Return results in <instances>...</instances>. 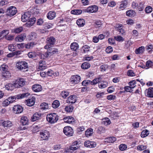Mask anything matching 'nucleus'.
I'll list each match as a JSON object with an SVG mask.
<instances>
[{
    "label": "nucleus",
    "instance_id": "1",
    "mask_svg": "<svg viewBox=\"0 0 153 153\" xmlns=\"http://www.w3.org/2000/svg\"><path fill=\"white\" fill-rule=\"evenodd\" d=\"M30 17V13L27 12L22 15L21 20L23 22H25L27 21H28L26 23V26L30 27L35 23L36 19L35 18H31L29 19Z\"/></svg>",
    "mask_w": 153,
    "mask_h": 153
},
{
    "label": "nucleus",
    "instance_id": "2",
    "mask_svg": "<svg viewBox=\"0 0 153 153\" xmlns=\"http://www.w3.org/2000/svg\"><path fill=\"white\" fill-rule=\"evenodd\" d=\"M57 52V50L56 48H51L48 50L47 52L44 54L39 53V57L42 59L49 58L51 55L55 54Z\"/></svg>",
    "mask_w": 153,
    "mask_h": 153
},
{
    "label": "nucleus",
    "instance_id": "3",
    "mask_svg": "<svg viewBox=\"0 0 153 153\" xmlns=\"http://www.w3.org/2000/svg\"><path fill=\"white\" fill-rule=\"evenodd\" d=\"M30 95L28 93H26L19 95H16L15 96H11L9 97L7 99L10 103H12L15 101L16 99H22L26 97H27Z\"/></svg>",
    "mask_w": 153,
    "mask_h": 153
},
{
    "label": "nucleus",
    "instance_id": "4",
    "mask_svg": "<svg viewBox=\"0 0 153 153\" xmlns=\"http://www.w3.org/2000/svg\"><path fill=\"white\" fill-rule=\"evenodd\" d=\"M17 11L15 7L10 6L7 9L6 15L11 17L14 15Z\"/></svg>",
    "mask_w": 153,
    "mask_h": 153
},
{
    "label": "nucleus",
    "instance_id": "5",
    "mask_svg": "<svg viewBox=\"0 0 153 153\" xmlns=\"http://www.w3.org/2000/svg\"><path fill=\"white\" fill-rule=\"evenodd\" d=\"M17 69L20 70H22L27 68L28 67L27 63L25 61H19L16 65Z\"/></svg>",
    "mask_w": 153,
    "mask_h": 153
},
{
    "label": "nucleus",
    "instance_id": "6",
    "mask_svg": "<svg viewBox=\"0 0 153 153\" xmlns=\"http://www.w3.org/2000/svg\"><path fill=\"white\" fill-rule=\"evenodd\" d=\"M39 134L40 139L42 140H48L50 137V133L47 130H42Z\"/></svg>",
    "mask_w": 153,
    "mask_h": 153
},
{
    "label": "nucleus",
    "instance_id": "7",
    "mask_svg": "<svg viewBox=\"0 0 153 153\" xmlns=\"http://www.w3.org/2000/svg\"><path fill=\"white\" fill-rule=\"evenodd\" d=\"M56 42L55 39L53 36L48 38L47 39V45L45 46L46 49H47L51 47L52 45L55 44Z\"/></svg>",
    "mask_w": 153,
    "mask_h": 153
},
{
    "label": "nucleus",
    "instance_id": "8",
    "mask_svg": "<svg viewBox=\"0 0 153 153\" xmlns=\"http://www.w3.org/2000/svg\"><path fill=\"white\" fill-rule=\"evenodd\" d=\"M64 134L68 136H71L73 135L74 131L72 128L69 126L65 127L63 130Z\"/></svg>",
    "mask_w": 153,
    "mask_h": 153
},
{
    "label": "nucleus",
    "instance_id": "9",
    "mask_svg": "<svg viewBox=\"0 0 153 153\" xmlns=\"http://www.w3.org/2000/svg\"><path fill=\"white\" fill-rule=\"evenodd\" d=\"M17 88L22 87L25 83V81L23 78H21L14 81Z\"/></svg>",
    "mask_w": 153,
    "mask_h": 153
},
{
    "label": "nucleus",
    "instance_id": "10",
    "mask_svg": "<svg viewBox=\"0 0 153 153\" xmlns=\"http://www.w3.org/2000/svg\"><path fill=\"white\" fill-rule=\"evenodd\" d=\"M13 111L14 113L16 114H19L21 113L23 111L22 107L19 105H15L13 107Z\"/></svg>",
    "mask_w": 153,
    "mask_h": 153
},
{
    "label": "nucleus",
    "instance_id": "11",
    "mask_svg": "<svg viewBox=\"0 0 153 153\" xmlns=\"http://www.w3.org/2000/svg\"><path fill=\"white\" fill-rule=\"evenodd\" d=\"M35 101V98L34 97H31L26 100L25 102L26 104L28 106H32L34 105Z\"/></svg>",
    "mask_w": 153,
    "mask_h": 153
},
{
    "label": "nucleus",
    "instance_id": "12",
    "mask_svg": "<svg viewBox=\"0 0 153 153\" xmlns=\"http://www.w3.org/2000/svg\"><path fill=\"white\" fill-rule=\"evenodd\" d=\"M98 10V7L97 6L92 5L88 7L86 10L85 12L89 13H94Z\"/></svg>",
    "mask_w": 153,
    "mask_h": 153
},
{
    "label": "nucleus",
    "instance_id": "13",
    "mask_svg": "<svg viewBox=\"0 0 153 153\" xmlns=\"http://www.w3.org/2000/svg\"><path fill=\"white\" fill-rule=\"evenodd\" d=\"M15 84L14 81L12 83H8L5 85V88L7 90H13L15 88H17Z\"/></svg>",
    "mask_w": 153,
    "mask_h": 153
},
{
    "label": "nucleus",
    "instance_id": "14",
    "mask_svg": "<svg viewBox=\"0 0 153 153\" xmlns=\"http://www.w3.org/2000/svg\"><path fill=\"white\" fill-rule=\"evenodd\" d=\"M49 116H50V115ZM46 119L48 122L51 123L56 122L58 120L57 117L55 115H50L49 117L47 116Z\"/></svg>",
    "mask_w": 153,
    "mask_h": 153
},
{
    "label": "nucleus",
    "instance_id": "15",
    "mask_svg": "<svg viewBox=\"0 0 153 153\" xmlns=\"http://www.w3.org/2000/svg\"><path fill=\"white\" fill-rule=\"evenodd\" d=\"M80 77L78 75L73 76L71 79L70 81L73 83L76 84L79 83L80 80Z\"/></svg>",
    "mask_w": 153,
    "mask_h": 153
},
{
    "label": "nucleus",
    "instance_id": "16",
    "mask_svg": "<svg viewBox=\"0 0 153 153\" xmlns=\"http://www.w3.org/2000/svg\"><path fill=\"white\" fill-rule=\"evenodd\" d=\"M76 100L77 97L75 95H71L68 98L66 102L68 103H74L76 102Z\"/></svg>",
    "mask_w": 153,
    "mask_h": 153
},
{
    "label": "nucleus",
    "instance_id": "17",
    "mask_svg": "<svg viewBox=\"0 0 153 153\" xmlns=\"http://www.w3.org/2000/svg\"><path fill=\"white\" fill-rule=\"evenodd\" d=\"M26 35L25 33L22 34L17 36L15 38V40L18 42H21L25 39Z\"/></svg>",
    "mask_w": 153,
    "mask_h": 153
},
{
    "label": "nucleus",
    "instance_id": "18",
    "mask_svg": "<svg viewBox=\"0 0 153 153\" xmlns=\"http://www.w3.org/2000/svg\"><path fill=\"white\" fill-rule=\"evenodd\" d=\"M84 145L85 147L89 148H94L96 147V143L94 142H91L89 141H85L84 143Z\"/></svg>",
    "mask_w": 153,
    "mask_h": 153
},
{
    "label": "nucleus",
    "instance_id": "19",
    "mask_svg": "<svg viewBox=\"0 0 153 153\" xmlns=\"http://www.w3.org/2000/svg\"><path fill=\"white\" fill-rule=\"evenodd\" d=\"M147 96L151 98L153 97V88L150 87L145 91Z\"/></svg>",
    "mask_w": 153,
    "mask_h": 153
},
{
    "label": "nucleus",
    "instance_id": "20",
    "mask_svg": "<svg viewBox=\"0 0 153 153\" xmlns=\"http://www.w3.org/2000/svg\"><path fill=\"white\" fill-rule=\"evenodd\" d=\"M63 120L65 123H72L74 122V118L71 116H68L65 117Z\"/></svg>",
    "mask_w": 153,
    "mask_h": 153
},
{
    "label": "nucleus",
    "instance_id": "21",
    "mask_svg": "<svg viewBox=\"0 0 153 153\" xmlns=\"http://www.w3.org/2000/svg\"><path fill=\"white\" fill-rule=\"evenodd\" d=\"M11 123L9 121H3V120H0V125H2L3 126L6 127H9L11 126Z\"/></svg>",
    "mask_w": 153,
    "mask_h": 153
},
{
    "label": "nucleus",
    "instance_id": "22",
    "mask_svg": "<svg viewBox=\"0 0 153 153\" xmlns=\"http://www.w3.org/2000/svg\"><path fill=\"white\" fill-rule=\"evenodd\" d=\"M56 16V13L53 11L49 12L47 14V18L50 20L53 19Z\"/></svg>",
    "mask_w": 153,
    "mask_h": 153
},
{
    "label": "nucleus",
    "instance_id": "23",
    "mask_svg": "<svg viewBox=\"0 0 153 153\" xmlns=\"http://www.w3.org/2000/svg\"><path fill=\"white\" fill-rule=\"evenodd\" d=\"M2 77L5 79H7L11 77L10 73L8 71L2 73Z\"/></svg>",
    "mask_w": 153,
    "mask_h": 153
},
{
    "label": "nucleus",
    "instance_id": "24",
    "mask_svg": "<svg viewBox=\"0 0 153 153\" xmlns=\"http://www.w3.org/2000/svg\"><path fill=\"white\" fill-rule=\"evenodd\" d=\"M93 133V129L91 128L87 129L85 131V135L87 137H89L92 135Z\"/></svg>",
    "mask_w": 153,
    "mask_h": 153
},
{
    "label": "nucleus",
    "instance_id": "25",
    "mask_svg": "<svg viewBox=\"0 0 153 153\" xmlns=\"http://www.w3.org/2000/svg\"><path fill=\"white\" fill-rule=\"evenodd\" d=\"M108 85V83L106 81H102L99 83V87L101 88H104Z\"/></svg>",
    "mask_w": 153,
    "mask_h": 153
},
{
    "label": "nucleus",
    "instance_id": "26",
    "mask_svg": "<svg viewBox=\"0 0 153 153\" xmlns=\"http://www.w3.org/2000/svg\"><path fill=\"white\" fill-rule=\"evenodd\" d=\"M40 110H45L48 108V105L46 102H43L40 105Z\"/></svg>",
    "mask_w": 153,
    "mask_h": 153
},
{
    "label": "nucleus",
    "instance_id": "27",
    "mask_svg": "<svg viewBox=\"0 0 153 153\" xmlns=\"http://www.w3.org/2000/svg\"><path fill=\"white\" fill-rule=\"evenodd\" d=\"M102 123L105 126H108L111 123V122L108 118L105 117L102 119Z\"/></svg>",
    "mask_w": 153,
    "mask_h": 153
},
{
    "label": "nucleus",
    "instance_id": "28",
    "mask_svg": "<svg viewBox=\"0 0 153 153\" xmlns=\"http://www.w3.org/2000/svg\"><path fill=\"white\" fill-rule=\"evenodd\" d=\"M28 120L27 118L24 116L21 118V122L23 125H25L28 124Z\"/></svg>",
    "mask_w": 153,
    "mask_h": 153
},
{
    "label": "nucleus",
    "instance_id": "29",
    "mask_svg": "<svg viewBox=\"0 0 153 153\" xmlns=\"http://www.w3.org/2000/svg\"><path fill=\"white\" fill-rule=\"evenodd\" d=\"M70 47L71 50L75 51L79 48V45L77 43L74 42L71 44Z\"/></svg>",
    "mask_w": 153,
    "mask_h": 153
},
{
    "label": "nucleus",
    "instance_id": "30",
    "mask_svg": "<svg viewBox=\"0 0 153 153\" xmlns=\"http://www.w3.org/2000/svg\"><path fill=\"white\" fill-rule=\"evenodd\" d=\"M85 23L84 20L80 19H78L76 21V23L79 27L83 26L85 24Z\"/></svg>",
    "mask_w": 153,
    "mask_h": 153
},
{
    "label": "nucleus",
    "instance_id": "31",
    "mask_svg": "<svg viewBox=\"0 0 153 153\" xmlns=\"http://www.w3.org/2000/svg\"><path fill=\"white\" fill-rule=\"evenodd\" d=\"M146 69H148L150 68H153V62L150 60H148L146 62Z\"/></svg>",
    "mask_w": 153,
    "mask_h": 153
},
{
    "label": "nucleus",
    "instance_id": "32",
    "mask_svg": "<svg viewBox=\"0 0 153 153\" xmlns=\"http://www.w3.org/2000/svg\"><path fill=\"white\" fill-rule=\"evenodd\" d=\"M126 15L128 16H134L136 14L135 12L132 10H129L126 12Z\"/></svg>",
    "mask_w": 153,
    "mask_h": 153
},
{
    "label": "nucleus",
    "instance_id": "33",
    "mask_svg": "<svg viewBox=\"0 0 153 153\" xmlns=\"http://www.w3.org/2000/svg\"><path fill=\"white\" fill-rule=\"evenodd\" d=\"M144 47L142 46L138 49H136L135 50V53L137 54H141L144 51Z\"/></svg>",
    "mask_w": 153,
    "mask_h": 153
},
{
    "label": "nucleus",
    "instance_id": "34",
    "mask_svg": "<svg viewBox=\"0 0 153 153\" xmlns=\"http://www.w3.org/2000/svg\"><path fill=\"white\" fill-rule=\"evenodd\" d=\"M9 33V31L8 30H2L0 33V37L3 36L5 37Z\"/></svg>",
    "mask_w": 153,
    "mask_h": 153
},
{
    "label": "nucleus",
    "instance_id": "35",
    "mask_svg": "<svg viewBox=\"0 0 153 153\" xmlns=\"http://www.w3.org/2000/svg\"><path fill=\"white\" fill-rule=\"evenodd\" d=\"M36 44L34 42H31L25 45V47L27 49L32 48Z\"/></svg>",
    "mask_w": 153,
    "mask_h": 153
},
{
    "label": "nucleus",
    "instance_id": "36",
    "mask_svg": "<svg viewBox=\"0 0 153 153\" xmlns=\"http://www.w3.org/2000/svg\"><path fill=\"white\" fill-rule=\"evenodd\" d=\"M101 78L100 77H99L94 79L92 81H91V85H94L97 84L101 80Z\"/></svg>",
    "mask_w": 153,
    "mask_h": 153
},
{
    "label": "nucleus",
    "instance_id": "37",
    "mask_svg": "<svg viewBox=\"0 0 153 153\" xmlns=\"http://www.w3.org/2000/svg\"><path fill=\"white\" fill-rule=\"evenodd\" d=\"M127 4L128 2L127 0H124L122 1L120 5V9L123 10L124 8H126L127 7Z\"/></svg>",
    "mask_w": 153,
    "mask_h": 153
},
{
    "label": "nucleus",
    "instance_id": "38",
    "mask_svg": "<svg viewBox=\"0 0 153 153\" xmlns=\"http://www.w3.org/2000/svg\"><path fill=\"white\" fill-rule=\"evenodd\" d=\"M43 61L42 60H41L39 62V70H43L46 68L45 65H44L43 64Z\"/></svg>",
    "mask_w": 153,
    "mask_h": 153
},
{
    "label": "nucleus",
    "instance_id": "39",
    "mask_svg": "<svg viewBox=\"0 0 153 153\" xmlns=\"http://www.w3.org/2000/svg\"><path fill=\"white\" fill-rule=\"evenodd\" d=\"M23 30V27H20L14 29L13 30V32L15 33H18L21 32Z\"/></svg>",
    "mask_w": 153,
    "mask_h": 153
},
{
    "label": "nucleus",
    "instance_id": "40",
    "mask_svg": "<svg viewBox=\"0 0 153 153\" xmlns=\"http://www.w3.org/2000/svg\"><path fill=\"white\" fill-rule=\"evenodd\" d=\"M90 66V64L87 62H85L81 65V67L83 69H87Z\"/></svg>",
    "mask_w": 153,
    "mask_h": 153
},
{
    "label": "nucleus",
    "instance_id": "41",
    "mask_svg": "<svg viewBox=\"0 0 153 153\" xmlns=\"http://www.w3.org/2000/svg\"><path fill=\"white\" fill-rule=\"evenodd\" d=\"M43 26L45 29L47 30L52 28L53 25L51 23H45L43 24Z\"/></svg>",
    "mask_w": 153,
    "mask_h": 153
},
{
    "label": "nucleus",
    "instance_id": "42",
    "mask_svg": "<svg viewBox=\"0 0 153 153\" xmlns=\"http://www.w3.org/2000/svg\"><path fill=\"white\" fill-rule=\"evenodd\" d=\"M71 14L74 15H79L82 13V11L81 10H75L71 11Z\"/></svg>",
    "mask_w": 153,
    "mask_h": 153
},
{
    "label": "nucleus",
    "instance_id": "43",
    "mask_svg": "<svg viewBox=\"0 0 153 153\" xmlns=\"http://www.w3.org/2000/svg\"><path fill=\"white\" fill-rule=\"evenodd\" d=\"M59 105V101L55 100L53 102L52 104V106L53 108H56L58 107Z\"/></svg>",
    "mask_w": 153,
    "mask_h": 153
},
{
    "label": "nucleus",
    "instance_id": "44",
    "mask_svg": "<svg viewBox=\"0 0 153 153\" xmlns=\"http://www.w3.org/2000/svg\"><path fill=\"white\" fill-rule=\"evenodd\" d=\"M38 54L34 52H29L28 54V56L30 58H32L35 59V57H36Z\"/></svg>",
    "mask_w": 153,
    "mask_h": 153
},
{
    "label": "nucleus",
    "instance_id": "45",
    "mask_svg": "<svg viewBox=\"0 0 153 153\" xmlns=\"http://www.w3.org/2000/svg\"><path fill=\"white\" fill-rule=\"evenodd\" d=\"M8 66L5 65L3 64L1 65L0 67V70L2 72V73L4 71H7Z\"/></svg>",
    "mask_w": 153,
    "mask_h": 153
},
{
    "label": "nucleus",
    "instance_id": "46",
    "mask_svg": "<svg viewBox=\"0 0 153 153\" xmlns=\"http://www.w3.org/2000/svg\"><path fill=\"white\" fill-rule=\"evenodd\" d=\"M149 134V131L147 130H145L142 131L141 134V136L142 137H144Z\"/></svg>",
    "mask_w": 153,
    "mask_h": 153
},
{
    "label": "nucleus",
    "instance_id": "47",
    "mask_svg": "<svg viewBox=\"0 0 153 153\" xmlns=\"http://www.w3.org/2000/svg\"><path fill=\"white\" fill-rule=\"evenodd\" d=\"M147 146L145 145H139L137 146V149L139 151H142L146 149Z\"/></svg>",
    "mask_w": 153,
    "mask_h": 153
},
{
    "label": "nucleus",
    "instance_id": "48",
    "mask_svg": "<svg viewBox=\"0 0 153 153\" xmlns=\"http://www.w3.org/2000/svg\"><path fill=\"white\" fill-rule=\"evenodd\" d=\"M65 110L67 112H72L73 110V108L72 106L70 105L66 107Z\"/></svg>",
    "mask_w": 153,
    "mask_h": 153
},
{
    "label": "nucleus",
    "instance_id": "49",
    "mask_svg": "<svg viewBox=\"0 0 153 153\" xmlns=\"http://www.w3.org/2000/svg\"><path fill=\"white\" fill-rule=\"evenodd\" d=\"M136 81L135 80H132L130 82H129V86L130 88H134L136 86Z\"/></svg>",
    "mask_w": 153,
    "mask_h": 153
},
{
    "label": "nucleus",
    "instance_id": "50",
    "mask_svg": "<svg viewBox=\"0 0 153 153\" xmlns=\"http://www.w3.org/2000/svg\"><path fill=\"white\" fill-rule=\"evenodd\" d=\"M8 50L11 51H14L16 49V47L13 44L9 45L8 47Z\"/></svg>",
    "mask_w": 153,
    "mask_h": 153
},
{
    "label": "nucleus",
    "instance_id": "51",
    "mask_svg": "<svg viewBox=\"0 0 153 153\" xmlns=\"http://www.w3.org/2000/svg\"><path fill=\"white\" fill-rule=\"evenodd\" d=\"M97 131L98 133L100 134L103 133L105 132V129L102 126H100L98 128Z\"/></svg>",
    "mask_w": 153,
    "mask_h": 153
},
{
    "label": "nucleus",
    "instance_id": "52",
    "mask_svg": "<svg viewBox=\"0 0 153 153\" xmlns=\"http://www.w3.org/2000/svg\"><path fill=\"white\" fill-rule=\"evenodd\" d=\"M114 39L115 40L118 42H123L124 41V39L121 36H114Z\"/></svg>",
    "mask_w": 153,
    "mask_h": 153
},
{
    "label": "nucleus",
    "instance_id": "53",
    "mask_svg": "<svg viewBox=\"0 0 153 153\" xmlns=\"http://www.w3.org/2000/svg\"><path fill=\"white\" fill-rule=\"evenodd\" d=\"M36 33L35 32L31 33V34L29 35V40L35 39L36 38Z\"/></svg>",
    "mask_w": 153,
    "mask_h": 153
},
{
    "label": "nucleus",
    "instance_id": "54",
    "mask_svg": "<svg viewBox=\"0 0 153 153\" xmlns=\"http://www.w3.org/2000/svg\"><path fill=\"white\" fill-rule=\"evenodd\" d=\"M90 47L87 45H85L82 48L83 49V52L84 53H86L89 51V49Z\"/></svg>",
    "mask_w": 153,
    "mask_h": 153
},
{
    "label": "nucleus",
    "instance_id": "55",
    "mask_svg": "<svg viewBox=\"0 0 153 153\" xmlns=\"http://www.w3.org/2000/svg\"><path fill=\"white\" fill-rule=\"evenodd\" d=\"M152 10V8L149 6H147L145 9L146 12L147 13H151Z\"/></svg>",
    "mask_w": 153,
    "mask_h": 153
},
{
    "label": "nucleus",
    "instance_id": "56",
    "mask_svg": "<svg viewBox=\"0 0 153 153\" xmlns=\"http://www.w3.org/2000/svg\"><path fill=\"white\" fill-rule=\"evenodd\" d=\"M107 140L109 143H113L116 140V139L115 137H109Z\"/></svg>",
    "mask_w": 153,
    "mask_h": 153
},
{
    "label": "nucleus",
    "instance_id": "57",
    "mask_svg": "<svg viewBox=\"0 0 153 153\" xmlns=\"http://www.w3.org/2000/svg\"><path fill=\"white\" fill-rule=\"evenodd\" d=\"M38 84H36L33 85L32 87L33 90L35 92H38Z\"/></svg>",
    "mask_w": 153,
    "mask_h": 153
},
{
    "label": "nucleus",
    "instance_id": "58",
    "mask_svg": "<svg viewBox=\"0 0 153 153\" xmlns=\"http://www.w3.org/2000/svg\"><path fill=\"white\" fill-rule=\"evenodd\" d=\"M127 148V146L125 144H121L119 146V149L121 151H124Z\"/></svg>",
    "mask_w": 153,
    "mask_h": 153
},
{
    "label": "nucleus",
    "instance_id": "59",
    "mask_svg": "<svg viewBox=\"0 0 153 153\" xmlns=\"http://www.w3.org/2000/svg\"><path fill=\"white\" fill-rule=\"evenodd\" d=\"M69 92L67 91H62L61 95L62 97L64 98H65L69 95Z\"/></svg>",
    "mask_w": 153,
    "mask_h": 153
},
{
    "label": "nucleus",
    "instance_id": "60",
    "mask_svg": "<svg viewBox=\"0 0 153 153\" xmlns=\"http://www.w3.org/2000/svg\"><path fill=\"white\" fill-rule=\"evenodd\" d=\"M10 103L7 99L4 100L2 103V105L4 107H6Z\"/></svg>",
    "mask_w": 153,
    "mask_h": 153
},
{
    "label": "nucleus",
    "instance_id": "61",
    "mask_svg": "<svg viewBox=\"0 0 153 153\" xmlns=\"http://www.w3.org/2000/svg\"><path fill=\"white\" fill-rule=\"evenodd\" d=\"M5 39L8 40H12L14 38L13 36L12 35H7L5 37Z\"/></svg>",
    "mask_w": 153,
    "mask_h": 153
},
{
    "label": "nucleus",
    "instance_id": "62",
    "mask_svg": "<svg viewBox=\"0 0 153 153\" xmlns=\"http://www.w3.org/2000/svg\"><path fill=\"white\" fill-rule=\"evenodd\" d=\"M127 74L128 76H134L135 74L132 70H129L127 72Z\"/></svg>",
    "mask_w": 153,
    "mask_h": 153
},
{
    "label": "nucleus",
    "instance_id": "63",
    "mask_svg": "<svg viewBox=\"0 0 153 153\" xmlns=\"http://www.w3.org/2000/svg\"><path fill=\"white\" fill-rule=\"evenodd\" d=\"M113 51L112 48L111 46L108 47L105 50V51L107 53H110Z\"/></svg>",
    "mask_w": 153,
    "mask_h": 153
},
{
    "label": "nucleus",
    "instance_id": "64",
    "mask_svg": "<svg viewBox=\"0 0 153 153\" xmlns=\"http://www.w3.org/2000/svg\"><path fill=\"white\" fill-rule=\"evenodd\" d=\"M108 66L106 65H103L100 66V69L101 71H104L108 68Z\"/></svg>",
    "mask_w": 153,
    "mask_h": 153
}]
</instances>
